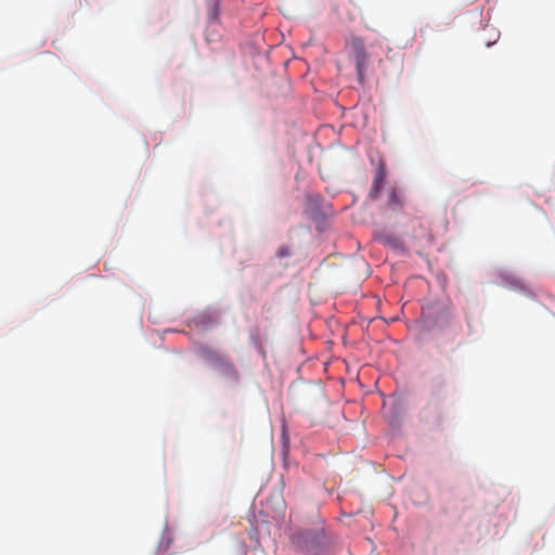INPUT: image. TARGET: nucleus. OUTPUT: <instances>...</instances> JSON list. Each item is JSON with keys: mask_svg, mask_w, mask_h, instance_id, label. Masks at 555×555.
I'll return each instance as SVG.
<instances>
[{"mask_svg": "<svg viewBox=\"0 0 555 555\" xmlns=\"http://www.w3.org/2000/svg\"><path fill=\"white\" fill-rule=\"evenodd\" d=\"M386 180V169L384 164H380L375 172L372 188L370 191V196L373 199H376L379 196V192L383 189Z\"/></svg>", "mask_w": 555, "mask_h": 555, "instance_id": "nucleus-3", "label": "nucleus"}, {"mask_svg": "<svg viewBox=\"0 0 555 555\" xmlns=\"http://www.w3.org/2000/svg\"><path fill=\"white\" fill-rule=\"evenodd\" d=\"M210 3H211L210 16H211V18H216L218 15V4L215 0H210Z\"/></svg>", "mask_w": 555, "mask_h": 555, "instance_id": "nucleus-7", "label": "nucleus"}, {"mask_svg": "<svg viewBox=\"0 0 555 555\" xmlns=\"http://www.w3.org/2000/svg\"><path fill=\"white\" fill-rule=\"evenodd\" d=\"M388 205L392 209H398L403 206V197L395 189H392L389 193Z\"/></svg>", "mask_w": 555, "mask_h": 555, "instance_id": "nucleus-4", "label": "nucleus"}, {"mask_svg": "<svg viewBox=\"0 0 555 555\" xmlns=\"http://www.w3.org/2000/svg\"><path fill=\"white\" fill-rule=\"evenodd\" d=\"M286 256H289L288 248L286 246H280L279 249L276 250V257L283 258Z\"/></svg>", "mask_w": 555, "mask_h": 555, "instance_id": "nucleus-6", "label": "nucleus"}, {"mask_svg": "<svg viewBox=\"0 0 555 555\" xmlns=\"http://www.w3.org/2000/svg\"><path fill=\"white\" fill-rule=\"evenodd\" d=\"M323 534L317 531H302L293 537V544L309 555H317L321 548Z\"/></svg>", "mask_w": 555, "mask_h": 555, "instance_id": "nucleus-1", "label": "nucleus"}, {"mask_svg": "<svg viewBox=\"0 0 555 555\" xmlns=\"http://www.w3.org/2000/svg\"><path fill=\"white\" fill-rule=\"evenodd\" d=\"M224 367H225V372L232 376L235 380L238 378V373L236 371V369L233 366L232 363L230 362H224Z\"/></svg>", "mask_w": 555, "mask_h": 555, "instance_id": "nucleus-5", "label": "nucleus"}, {"mask_svg": "<svg viewBox=\"0 0 555 555\" xmlns=\"http://www.w3.org/2000/svg\"><path fill=\"white\" fill-rule=\"evenodd\" d=\"M348 47L353 55L356 69L359 79H364V72L367 65V54L365 51L364 41L362 38L352 36L348 41Z\"/></svg>", "mask_w": 555, "mask_h": 555, "instance_id": "nucleus-2", "label": "nucleus"}]
</instances>
